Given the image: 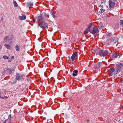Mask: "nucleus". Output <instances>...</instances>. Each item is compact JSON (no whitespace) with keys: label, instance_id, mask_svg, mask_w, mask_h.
Returning a JSON list of instances; mask_svg holds the SVG:
<instances>
[{"label":"nucleus","instance_id":"obj_27","mask_svg":"<svg viewBox=\"0 0 123 123\" xmlns=\"http://www.w3.org/2000/svg\"><path fill=\"white\" fill-rule=\"evenodd\" d=\"M6 70H5V69H4L3 70L2 72V74H4L5 73V72L6 71Z\"/></svg>","mask_w":123,"mask_h":123},{"label":"nucleus","instance_id":"obj_39","mask_svg":"<svg viewBox=\"0 0 123 123\" xmlns=\"http://www.w3.org/2000/svg\"><path fill=\"white\" fill-rule=\"evenodd\" d=\"M6 121H6V120L5 121V123H6ZM10 123V122H9V123Z\"/></svg>","mask_w":123,"mask_h":123},{"label":"nucleus","instance_id":"obj_38","mask_svg":"<svg viewBox=\"0 0 123 123\" xmlns=\"http://www.w3.org/2000/svg\"><path fill=\"white\" fill-rule=\"evenodd\" d=\"M100 6H101V7H103L104 6H103V5H100Z\"/></svg>","mask_w":123,"mask_h":123},{"label":"nucleus","instance_id":"obj_4","mask_svg":"<svg viewBox=\"0 0 123 123\" xmlns=\"http://www.w3.org/2000/svg\"><path fill=\"white\" fill-rule=\"evenodd\" d=\"M111 42L109 44L114 45H115L117 44V38L114 37L113 38L110 39Z\"/></svg>","mask_w":123,"mask_h":123},{"label":"nucleus","instance_id":"obj_34","mask_svg":"<svg viewBox=\"0 0 123 123\" xmlns=\"http://www.w3.org/2000/svg\"><path fill=\"white\" fill-rule=\"evenodd\" d=\"M12 61V59H9L8 60V62H11Z\"/></svg>","mask_w":123,"mask_h":123},{"label":"nucleus","instance_id":"obj_42","mask_svg":"<svg viewBox=\"0 0 123 123\" xmlns=\"http://www.w3.org/2000/svg\"><path fill=\"white\" fill-rule=\"evenodd\" d=\"M46 15H47V16H48V14H46Z\"/></svg>","mask_w":123,"mask_h":123},{"label":"nucleus","instance_id":"obj_32","mask_svg":"<svg viewBox=\"0 0 123 123\" xmlns=\"http://www.w3.org/2000/svg\"><path fill=\"white\" fill-rule=\"evenodd\" d=\"M117 0H111L112 1H117Z\"/></svg>","mask_w":123,"mask_h":123},{"label":"nucleus","instance_id":"obj_36","mask_svg":"<svg viewBox=\"0 0 123 123\" xmlns=\"http://www.w3.org/2000/svg\"><path fill=\"white\" fill-rule=\"evenodd\" d=\"M32 21H33V22L34 23H35V20H34V19H33V20H32Z\"/></svg>","mask_w":123,"mask_h":123},{"label":"nucleus","instance_id":"obj_6","mask_svg":"<svg viewBox=\"0 0 123 123\" xmlns=\"http://www.w3.org/2000/svg\"><path fill=\"white\" fill-rule=\"evenodd\" d=\"M109 8L111 9L115 6V3L113 1H112L111 0H109Z\"/></svg>","mask_w":123,"mask_h":123},{"label":"nucleus","instance_id":"obj_7","mask_svg":"<svg viewBox=\"0 0 123 123\" xmlns=\"http://www.w3.org/2000/svg\"><path fill=\"white\" fill-rule=\"evenodd\" d=\"M23 78V75L19 74L18 73H17L16 75V80H20Z\"/></svg>","mask_w":123,"mask_h":123},{"label":"nucleus","instance_id":"obj_8","mask_svg":"<svg viewBox=\"0 0 123 123\" xmlns=\"http://www.w3.org/2000/svg\"><path fill=\"white\" fill-rule=\"evenodd\" d=\"M98 29L97 26H95L93 28V30L92 32H90L93 34H94L96 33L98 31Z\"/></svg>","mask_w":123,"mask_h":123},{"label":"nucleus","instance_id":"obj_2","mask_svg":"<svg viewBox=\"0 0 123 123\" xmlns=\"http://www.w3.org/2000/svg\"><path fill=\"white\" fill-rule=\"evenodd\" d=\"M38 26H40L42 28L46 29L48 28V25L45 22L43 21L41 23H40L38 22Z\"/></svg>","mask_w":123,"mask_h":123},{"label":"nucleus","instance_id":"obj_33","mask_svg":"<svg viewBox=\"0 0 123 123\" xmlns=\"http://www.w3.org/2000/svg\"><path fill=\"white\" fill-rule=\"evenodd\" d=\"M14 58V56H12L11 57V59L12 60Z\"/></svg>","mask_w":123,"mask_h":123},{"label":"nucleus","instance_id":"obj_18","mask_svg":"<svg viewBox=\"0 0 123 123\" xmlns=\"http://www.w3.org/2000/svg\"><path fill=\"white\" fill-rule=\"evenodd\" d=\"M14 48L16 49V51H17L18 52L19 51V48L18 45H16V46Z\"/></svg>","mask_w":123,"mask_h":123},{"label":"nucleus","instance_id":"obj_9","mask_svg":"<svg viewBox=\"0 0 123 123\" xmlns=\"http://www.w3.org/2000/svg\"><path fill=\"white\" fill-rule=\"evenodd\" d=\"M78 55L77 53L76 52H74L73 54L71 57V59L72 61H74L75 58Z\"/></svg>","mask_w":123,"mask_h":123},{"label":"nucleus","instance_id":"obj_31","mask_svg":"<svg viewBox=\"0 0 123 123\" xmlns=\"http://www.w3.org/2000/svg\"><path fill=\"white\" fill-rule=\"evenodd\" d=\"M105 2H106V1L105 0H104L103 1V2H102L101 3V4H102L103 3H105Z\"/></svg>","mask_w":123,"mask_h":123},{"label":"nucleus","instance_id":"obj_28","mask_svg":"<svg viewBox=\"0 0 123 123\" xmlns=\"http://www.w3.org/2000/svg\"><path fill=\"white\" fill-rule=\"evenodd\" d=\"M121 24L122 26H123V20H120Z\"/></svg>","mask_w":123,"mask_h":123},{"label":"nucleus","instance_id":"obj_22","mask_svg":"<svg viewBox=\"0 0 123 123\" xmlns=\"http://www.w3.org/2000/svg\"><path fill=\"white\" fill-rule=\"evenodd\" d=\"M105 10L104 9L101 8L100 9V11L99 12V13L101 14L102 12H103Z\"/></svg>","mask_w":123,"mask_h":123},{"label":"nucleus","instance_id":"obj_30","mask_svg":"<svg viewBox=\"0 0 123 123\" xmlns=\"http://www.w3.org/2000/svg\"><path fill=\"white\" fill-rule=\"evenodd\" d=\"M11 117V114H10L8 116L9 118H10Z\"/></svg>","mask_w":123,"mask_h":123},{"label":"nucleus","instance_id":"obj_26","mask_svg":"<svg viewBox=\"0 0 123 123\" xmlns=\"http://www.w3.org/2000/svg\"><path fill=\"white\" fill-rule=\"evenodd\" d=\"M92 25V24L91 23H90L89 24V25H88V28H89V29H90V28L91 27V26Z\"/></svg>","mask_w":123,"mask_h":123},{"label":"nucleus","instance_id":"obj_14","mask_svg":"<svg viewBox=\"0 0 123 123\" xmlns=\"http://www.w3.org/2000/svg\"><path fill=\"white\" fill-rule=\"evenodd\" d=\"M78 73V71L77 70H74L73 72L72 75L73 76H76Z\"/></svg>","mask_w":123,"mask_h":123},{"label":"nucleus","instance_id":"obj_20","mask_svg":"<svg viewBox=\"0 0 123 123\" xmlns=\"http://www.w3.org/2000/svg\"><path fill=\"white\" fill-rule=\"evenodd\" d=\"M13 4H14V6L15 7H17L18 6V5L17 4V3L15 0L13 1Z\"/></svg>","mask_w":123,"mask_h":123},{"label":"nucleus","instance_id":"obj_1","mask_svg":"<svg viewBox=\"0 0 123 123\" xmlns=\"http://www.w3.org/2000/svg\"><path fill=\"white\" fill-rule=\"evenodd\" d=\"M110 52L111 51L110 50H100L98 52L99 55L101 56H105L107 55L108 54H111Z\"/></svg>","mask_w":123,"mask_h":123},{"label":"nucleus","instance_id":"obj_25","mask_svg":"<svg viewBox=\"0 0 123 123\" xmlns=\"http://www.w3.org/2000/svg\"><path fill=\"white\" fill-rule=\"evenodd\" d=\"M3 57L4 59H8L9 58L8 56L6 55L3 56Z\"/></svg>","mask_w":123,"mask_h":123},{"label":"nucleus","instance_id":"obj_3","mask_svg":"<svg viewBox=\"0 0 123 123\" xmlns=\"http://www.w3.org/2000/svg\"><path fill=\"white\" fill-rule=\"evenodd\" d=\"M123 65L122 63H119L117 64L116 74L121 71V68H123Z\"/></svg>","mask_w":123,"mask_h":123},{"label":"nucleus","instance_id":"obj_19","mask_svg":"<svg viewBox=\"0 0 123 123\" xmlns=\"http://www.w3.org/2000/svg\"><path fill=\"white\" fill-rule=\"evenodd\" d=\"M90 29L89 28H87L86 29V30L84 31V34H86L87 33L90 31Z\"/></svg>","mask_w":123,"mask_h":123},{"label":"nucleus","instance_id":"obj_24","mask_svg":"<svg viewBox=\"0 0 123 123\" xmlns=\"http://www.w3.org/2000/svg\"><path fill=\"white\" fill-rule=\"evenodd\" d=\"M112 35L111 33L107 32L106 33V36H111Z\"/></svg>","mask_w":123,"mask_h":123},{"label":"nucleus","instance_id":"obj_5","mask_svg":"<svg viewBox=\"0 0 123 123\" xmlns=\"http://www.w3.org/2000/svg\"><path fill=\"white\" fill-rule=\"evenodd\" d=\"M13 37L12 36H8L4 38L5 40H7L8 41L9 43H11Z\"/></svg>","mask_w":123,"mask_h":123},{"label":"nucleus","instance_id":"obj_11","mask_svg":"<svg viewBox=\"0 0 123 123\" xmlns=\"http://www.w3.org/2000/svg\"><path fill=\"white\" fill-rule=\"evenodd\" d=\"M44 18V17L41 15H40L39 16H38L37 18V19L38 21L41 20H43Z\"/></svg>","mask_w":123,"mask_h":123},{"label":"nucleus","instance_id":"obj_17","mask_svg":"<svg viewBox=\"0 0 123 123\" xmlns=\"http://www.w3.org/2000/svg\"><path fill=\"white\" fill-rule=\"evenodd\" d=\"M27 6L28 7H29L30 8V7H31L33 5V4L31 2H29L27 3Z\"/></svg>","mask_w":123,"mask_h":123},{"label":"nucleus","instance_id":"obj_13","mask_svg":"<svg viewBox=\"0 0 123 123\" xmlns=\"http://www.w3.org/2000/svg\"><path fill=\"white\" fill-rule=\"evenodd\" d=\"M119 54L117 53H116L114 54H112V57H111L112 59H114L117 57L118 55Z\"/></svg>","mask_w":123,"mask_h":123},{"label":"nucleus","instance_id":"obj_35","mask_svg":"<svg viewBox=\"0 0 123 123\" xmlns=\"http://www.w3.org/2000/svg\"><path fill=\"white\" fill-rule=\"evenodd\" d=\"M0 98H4V97H1V96L0 95Z\"/></svg>","mask_w":123,"mask_h":123},{"label":"nucleus","instance_id":"obj_37","mask_svg":"<svg viewBox=\"0 0 123 123\" xmlns=\"http://www.w3.org/2000/svg\"><path fill=\"white\" fill-rule=\"evenodd\" d=\"M4 98H8V97L7 96H5V97H4Z\"/></svg>","mask_w":123,"mask_h":123},{"label":"nucleus","instance_id":"obj_41","mask_svg":"<svg viewBox=\"0 0 123 123\" xmlns=\"http://www.w3.org/2000/svg\"><path fill=\"white\" fill-rule=\"evenodd\" d=\"M103 27L102 26L101 27V28H103Z\"/></svg>","mask_w":123,"mask_h":123},{"label":"nucleus","instance_id":"obj_23","mask_svg":"<svg viewBox=\"0 0 123 123\" xmlns=\"http://www.w3.org/2000/svg\"><path fill=\"white\" fill-rule=\"evenodd\" d=\"M4 46L8 49H9L10 48V45H9L6 44L4 45Z\"/></svg>","mask_w":123,"mask_h":123},{"label":"nucleus","instance_id":"obj_12","mask_svg":"<svg viewBox=\"0 0 123 123\" xmlns=\"http://www.w3.org/2000/svg\"><path fill=\"white\" fill-rule=\"evenodd\" d=\"M8 70L9 72L10 73H13L14 72V70L13 68H7L6 69V70Z\"/></svg>","mask_w":123,"mask_h":123},{"label":"nucleus","instance_id":"obj_16","mask_svg":"<svg viewBox=\"0 0 123 123\" xmlns=\"http://www.w3.org/2000/svg\"><path fill=\"white\" fill-rule=\"evenodd\" d=\"M110 71L112 72H111V75H112V74H113V72H114L115 71V69L114 68H110L109 69Z\"/></svg>","mask_w":123,"mask_h":123},{"label":"nucleus","instance_id":"obj_29","mask_svg":"<svg viewBox=\"0 0 123 123\" xmlns=\"http://www.w3.org/2000/svg\"><path fill=\"white\" fill-rule=\"evenodd\" d=\"M30 80V78H28L27 79V81L28 82Z\"/></svg>","mask_w":123,"mask_h":123},{"label":"nucleus","instance_id":"obj_10","mask_svg":"<svg viewBox=\"0 0 123 123\" xmlns=\"http://www.w3.org/2000/svg\"><path fill=\"white\" fill-rule=\"evenodd\" d=\"M102 65V63L99 62L97 64L94 66V68L96 69H98L100 68L101 66Z\"/></svg>","mask_w":123,"mask_h":123},{"label":"nucleus","instance_id":"obj_40","mask_svg":"<svg viewBox=\"0 0 123 123\" xmlns=\"http://www.w3.org/2000/svg\"><path fill=\"white\" fill-rule=\"evenodd\" d=\"M73 63V62H71V63H70V64H72Z\"/></svg>","mask_w":123,"mask_h":123},{"label":"nucleus","instance_id":"obj_21","mask_svg":"<svg viewBox=\"0 0 123 123\" xmlns=\"http://www.w3.org/2000/svg\"><path fill=\"white\" fill-rule=\"evenodd\" d=\"M50 14L52 15L53 17V18H55L56 17V16L55 15H54V14L53 13L52 11H51L50 12Z\"/></svg>","mask_w":123,"mask_h":123},{"label":"nucleus","instance_id":"obj_15","mask_svg":"<svg viewBox=\"0 0 123 123\" xmlns=\"http://www.w3.org/2000/svg\"><path fill=\"white\" fill-rule=\"evenodd\" d=\"M19 18L21 20H23L26 19V16L25 15H22L21 16H19Z\"/></svg>","mask_w":123,"mask_h":123}]
</instances>
